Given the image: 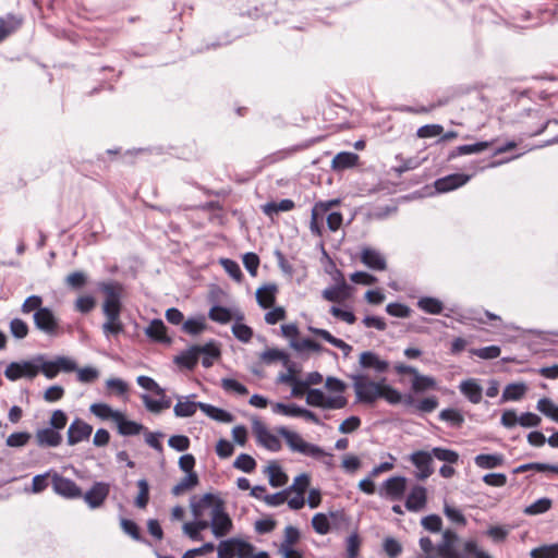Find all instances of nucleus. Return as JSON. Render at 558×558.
<instances>
[{"label": "nucleus", "instance_id": "obj_1", "mask_svg": "<svg viewBox=\"0 0 558 558\" xmlns=\"http://www.w3.org/2000/svg\"><path fill=\"white\" fill-rule=\"evenodd\" d=\"M97 289L106 295L102 304V312L106 317L110 319H118L121 313V283L114 280L100 281L97 283Z\"/></svg>", "mask_w": 558, "mask_h": 558}, {"label": "nucleus", "instance_id": "obj_2", "mask_svg": "<svg viewBox=\"0 0 558 558\" xmlns=\"http://www.w3.org/2000/svg\"><path fill=\"white\" fill-rule=\"evenodd\" d=\"M201 354H208L211 356H220V350L214 341L204 345H192L183 351L180 355L175 356L174 362L187 369H193L198 361Z\"/></svg>", "mask_w": 558, "mask_h": 558}, {"label": "nucleus", "instance_id": "obj_3", "mask_svg": "<svg viewBox=\"0 0 558 558\" xmlns=\"http://www.w3.org/2000/svg\"><path fill=\"white\" fill-rule=\"evenodd\" d=\"M351 379L357 401L374 403L379 398L383 383L372 381L366 376L360 374L352 375Z\"/></svg>", "mask_w": 558, "mask_h": 558}, {"label": "nucleus", "instance_id": "obj_4", "mask_svg": "<svg viewBox=\"0 0 558 558\" xmlns=\"http://www.w3.org/2000/svg\"><path fill=\"white\" fill-rule=\"evenodd\" d=\"M277 432L286 439L288 446L293 451H298L312 458H318L324 453L323 448L317 445L306 442L298 433L291 432L287 427H280Z\"/></svg>", "mask_w": 558, "mask_h": 558}, {"label": "nucleus", "instance_id": "obj_5", "mask_svg": "<svg viewBox=\"0 0 558 558\" xmlns=\"http://www.w3.org/2000/svg\"><path fill=\"white\" fill-rule=\"evenodd\" d=\"M33 320L36 329L49 337H57L61 333L60 319L48 306L34 313Z\"/></svg>", "mask_w": 558, "mask_h": 558}, {"label": "nucleus", "instance_id": "obj_6", "mask_svg": "<svg viewBox=\"0 0 558 558\" xmlns=\"http://www.w3.org/2000/svg\"><path fill=\"white\" fill-rule=\"evenodd\" d=\"M251 551V543L235 537L221 541L217 546L218 558H245Z\"/></svg>", "mask_w": 558, "mask_h": 558}, {"label": "nucleus", "instance_id": "obj_7", "mask_svg": "<svg viewBox=\"0 0 558 558\" xmlns=\"http://www.w3.org/2000/svg\"><path fill=\"white\" fill-rule=\"evenodd\" d=\"M140 155V148L122 150L121 147L110 148L97 156L100 168H108V159L121 165H133Z\"/></svg>", "mask_w": 558, "mask_h": 558}, {"label": "nucleus", "instance_id": "obj_8", "mask_svg": "<svg viewBox=\"0 0 558 558\" xmlns=\"http://www.w3.org/2000/svg\"><path fill=\"white\" fill-rule=\"evenodd\" d=\"M223 504V500L211 493H207L202 497L193 496L190 499V507L193 518L210 517L217 504Z\"/></svg>", "mask_w": 558, "mask_h": 558}, {"label": "nucleus", "instance_id": "obj_9", "mask_svg": "<svg viewBox=\"0 0 558 558\" xmlns=\"http://www.w3.org/2000/svg\"><path fill=\"white\" fill-rule=\"evenodd\" d=\"M209 518L211 532L217 538L226 536L232 530V521L225 510V502L217 504Z\"/></svg>", "mask_w": 558, "mask_h": 558}, {"label": "nucleus", "instance_id": "obj_10", "mask_svg": "<svg viewBox=\"0 0 558 558\" xmlns=\"http://www.w3.org/2000/svg\"><path fill=\"white\" fill-rule=\"evenodd\" d=\"M52 488L57 495L68 499H76L82 497V489L77 484L68 477L54 472L52 474Z\"/></svg>", "mask_w": 558, "mask_h": 558}, {"label": "nucleus", "instance_id": "obj_11", "mask_svg": "<svg viewBox=\"0 0 558 558\" xmlns=\"http://www.w3.org/2000/svg\"><path fill=\"white\" fill-rule=\"evenodd\" d=\"M92 433L93 426L76 417L68 428L66 442L69 446H75L84 440H88Z\"/></svg>", "mask_w": 558, "mask_h": 558}, {"label": "nucleus", "instance_id": "obj_12", "mask_svg": "<svg viewBox=\"0 0 558 558\" xmlns=\"http://www.w3.org/2000/svg\"><path fill=\"white\" fill-rule=\"evenodd\" d=\"M110 492V486L105 482H95L92 487L85 493H82V497L84 501L92 509L99 508L106 498L108 497Z\"/></svg>", "mask_w": 558, "mask_h": 558}, {"label": "nucleus", "instance_id": "obj_13", "mask_svg": "<svg viewBox=\"0 0 558 558\" xmlns=\"http://www.w3.org/2000/svg\"><path fill=\"white\" fill-rule=\"evenodd\" d=\"M459 539L458 534L447 529L442 532L441 542L436 545V553L440 558H458L461 554L456 549V544Z\"/></svg>", "mask_w": 558, "mask_h": 558}, {"label": "nucleus", "instance_id": "obj_14", "mask_svg": "<svg viewBox=\"0 0 558 558\" xmlns=\"http://www.w3.org/2000/svg\"><path fill=\"white\" fill-rule=\"evenodd\" d=\"M407 489V478L403 476H393L386 480L379 490L380 496L391 500H400Z\"/></svg>", "mask_w": 558, "mask_h": 558}, {"label": "nucleus", "instance_id": "obj_15", "mask_svg": "<svg viewBox=\"0 0 558 558\" xmlns=\"http://www.w3.org/2000/svg\"><path fill=\"white\" fill-rule=\"evenodd\" d=\"M410 460L418 470L416 478L424 481L434 473V469L432 466L433 456L430 452L424 450L415 451L411 454Z\"/></svg>", "mask_w": 558, "mask_h": 558}, {"label": "nucleus", "instance_id": "obj_16", "mask_svg": "<svg viewBox=\"0 0 558 558\" xmlns=\"http://www.w3.org/2000/svg\"><path fill=\"white\" fill-rule=\"evenodd\" d=\"M471 179V175L463 174V173H453L446 175L444 178H440L435 181V189L439 193H446L452 190H456L462 185H464L469 180Z\"/></svg>", "mask_w": 558, "mask_h": 558}, {"label": "nucleus", "instance_id": "obj_17", "mask_svg": "<svg viewBox=\"0 0 558 558\" xmlns=\"http://www.w3.org/2000/svg\"><path fill=\"white\" fill-rule=\"evenodd\" d=\"M36 442L40 448H56L62 442V434L47 426L36 432Z\"/></svg>", "mask_w": 558, "mask_h": 558}, {"label": "nucleus", "instance_id": "obj_18", "mask_svg": "<svg viewBox=\"0 0 558 558\" xmlns=\"http://www.w3.org/2000/svg\"><path fill=\"white\" fill-rule=\"evenodd\" d=\"M361 262L373 270H386L387 263L384 255L377 250L364 247L361 251Z\"/></svg>", "mask_w": 558, "mask_h": 558}, {"label": "nucleus", "instance_id": "obj_19", "mask_svg": "<svg viewBox=\"0 0 558 558\" xmlns=\"http://www.w3.org/2000/svg\"><path fill=\"white\" fill-rule=\"evenodd\" d=\"M427 494L423 486H414L405 500V508L409 511L417 512L426 506Z\"/></svg>", "mask_w": 558, "mask_h": 558}, {"label": "nucleus", "instance_id": "obj_20", "mask_svg": "<svg viewBox=\"0 0 558 558\" xmlns=\"http://www.w3.org/2000/svg\"><path fill=\"white\" fill-rule=\"evenodd\" d=\"M23 19L12 13L0 16V44L15 33L21 27Z\"/></svg>", "mask_w": 558, "mask_h": 558}, {"label": "nucleus", "instance_id": "obj_21", "mask_svg": "<svg viewBox=\"0 0 558 558\" xmlns=\"http://www.w3.org/2000/svg\"><path fill=\"white\" fill-rule=\"evenodd\" d=\"M234 319L235 323L231 328L233 336L243 343L250 342L253 338V329L250 326L242 324L244 320V314L241 311H236L234 313Z\"/></svg>", "mask_w": 558, "mask_h": 558}, {"label": "nucleus", "instance_id": "obj_22", "mask_svg": "<svg viewBox=\"0 0 558 558\" xmlns=\"http://www.w3.org/2000/svg\"><path fill=\"white\" fill-rule=\"evenodd\" d=\"M278 287L275 283H268L257 289L256 301L263 308L271 307L276 302Z\"/></svg>", "mask_w": 558, "mask_h": 558}, {"label": "nucleus", "instance_id": "obj_23", "mask_svg": "<svg viewBox=\"0 0 558 558\" xmlns=\"http://www.w3.org/2000/svg\"><path fill=\"white\" fill-rule=\"evenodd\" d=\"M360 365L363 368H373L377 373H384L389 367L387 361L380 360L379 356L372 351H365L361 353Z\"/></svg>", "mask_w": 558, "mask_h": 558}, {"label": "nucleus", "instance_id": "obj_24", "mask_svg": "<svg viewBox=\"0 0 558 558\" xmlns=\"http://www.w3.org/2000/svg\"><path fill=\"white\" fill-rule=\"evenodd\" d=\"M145 407L153 413H160L171 407V399L166 395L146 396L142 395Z\"/></svg>", "mask_w": 558, "mask_h": 558}, {"label": "nucleus", "instance_id": "obj_25", "mask_svg": "<svg viewBox=\"0 0 558 558\" xmlns=\"http://www.w3.org/2000/svg\"><path fill=\"white\" fill-rule=\"evenodd\" d=\"M166 329L167 328L161 319H154L145 329V333L155 341L170 344L172 340L167 336Z\"/></svg>", "mask_w": 558, "mask_h": 558}, {"label": "nucleus", "instance_id": "obj_26", "mask_svg": "<svg viewBox=\"0 0 558 558\" xmlns=\"http://www.w3.org/2000/svg\"><path fill=\"white\" fill-rule=\"evenodd\" d=\"M114 424L117 425L118 433L122 436L140 435V423L128 418L123 412H120Z\"/></svg>", "mask_w": 558, "mask_h": 558}, {"label": "nucleus", "instance_id": "obj_27", "mask_svg": "<svg viewBox=\"0 0 558 558\" xmlns=\"http://www.w3.org/2000/svg\"><path fill=\"white\" fill-rule=\"evenodd\" d=\"M89 411L96 417L102 421H112L113 423L121 412L120 410H114L111 405L105 402L93 403L89 407Z\"/></svg>", "mask_w": 558, "mask_h": 558}, {"label": "nucleus", "instance_id": "obj_28", "mask_svg": "<svg viewBox=\"0 0 558 558\" xmlns=\"http://www.w3.org/2000/svg\"><path fill=\"white\" fill-rule=\"evenodd\" d=\"M460 391L469 399L470 402L477 404L482 400V387L474 380L468 379L460 384Z\"/></svg>", "mask_w": 558, "mask_h": 558}, {"label": "nucleus", "instance_id": "obj_29", "mask_svg": "<svg viewBox=\"0 0 558 558\" xmlns=\"http://www.w3.org/2000/svg\"><path fill=\"white\" fill-rule=\"evenodd\" d=\"M348 290H349V286L347 284L344 279L341 278L340 283L325 289L322 292V295L325 300H327L329 302H341L348 298Z\"/></svg>", "mask_w": 558, "mask_h": 558}, {"label": "nucleus", "instance_id": "obj_30", "mask_svg": "<svg viewBox=\"0 0 558 558\" xmlns=\"http://www.w3.org/2000/svg\"><path fill=\"white\" fill-rule=\"evenodd\" d=\"M265 473L268 475L269 484L272 487H281L287 484L288 475L282 471L281 466L276 462H271L266 469Z\"/></svg>", "mask_w": 558, "mask_h": 558}, {"label": "nucleus", "instance_id": "obj_31", "mask_svg": "<svg viewBox=\"0 0 558 558\" xmlns=\"http://www.w3.org/2000/svg\"><path fill=\"white\" fill-rule=\"evenodd\" d=\"M527 390V386L524 383H511L504 389L501 401H518L523 398Z\"/></svg>", "mask_w": 558, "mask_h": 558}, {"label": "nucleus", "instance_id": "obj_32", "mask_svg": "<svg viewBox=\"0 0 558 558\" xmlns=\"http://www.w3.org/2000/svg\"><path fill=\"white\" fill-rule=\"evenodd\" d=\"M505 458L500 453H481L474 458L475 464L481 469H495L504 464Z\"/></svg>", "mask_w": 558, "mask_h": 558}, {"label": "nucleus", "instance_id": "obj_33", "mask_svg": "<svg viewBox=\"0 0 558 558\" xmlns=\"http://www.w3.org/2000/svg\"><path fill=\"white\" fill-rule=\"evenodd\" d=\"M359 160V156L350 151H341L337 154L331 162L335 170H343L354 167Z\"/></svg>", "mask_w": 558, "mask_h": 558}, {"label": "nucleus", "instance_id": "obj_34", "mask_svg": "<svg viewBox=\"0 0 558 558\" xmlns=\"http://www.w3.org/2000/svg\"><path fill=\"white\" fill-rule=\"evenodd\" d=\"M199 483L198 475L196 472H190L186 474L177 485L171 489L172 495L180 496L187 490H191Z\"/></svg>", "mask_w": 558, "mask_h": 558}, {"label": "nucleus", "instance_id": "obj_35", "mask_svg": "<svg viewBox=\"0 0 558 558\" xmlns=\"http://www.w3.org/2000/svg\"><path fill=\"white\" fill-rule=\"evenodd\" d=\"M41 354H37L29 360L20 361L23 378L34 379L39 373Z\"/></svg>", "mask_w": 558, "mask_h": 558}, {"label": "nucleus", "instance_id": "obj_36", "mask_svg": "<svg viewBox=\"0 0 558 558\" xmlns=\"http://www.w3.org/2000/svg\"><path fill=\"white\" fill-rule=\"evenodd\" d=\"M201 410L210 418L222 422L230 423L233 421V415L222 409L216 408L208 403H201Z\"/></svg>", "mask_w": 558, "mask_h": 558}, {"label": "nucleus", "instance_id": "obj_37", "mask_svg": "<svg viewBox=\"0 0 558 558\" xmlns=\"http://www.w3.org/2000/svg\"><path fill=\"white\" fill-rule=\"evenodd\" d=\"M326 208L327 207H323V205H314L312 209L310 229L311 232L315 235L320 236L323 233V226L320 221L324 219V216L326 215Z\"/></svg>", "mask_w": 558, "mask_h": 558}, {"label": "nucleus", "instance_id": "obj_38", "mask_svg": "<svg viewBox=\"0 0 558 558\" xmlns=\"http://www.w3.org/2000/svg\"><path fill=\"white\" fill-rule=\"evenodd\" d=\"M489 145H490L489 142H478L475 144L458 146V147H456V149H453L450 153L449 159L456 158L461 155H471V154H477V153L484 151L485 149H487L489 147Z\"/></svg>", "mask_w": 558, "mask_h": 558}, {"label": "nucleus", "instance_id": "obj_39", "mask_svg": "<svg viewBox=\"0 0 558 558\" xmlns=\"http://www.w3.org/2000/svg\"><path fill=\"white\" fill-rule=\"evenodd\" d=\"M88 282V276L83 270H76L71 274H69L65 279L64 283L68 288L78 291L85 288V286Z\"/></svg>", "mask_w": 558, "mask_h": 558}, {"label": "nucleus", "instance_id": "obj_40", "mask_svg": "<svg viewBox=\"0 0 558 558\" xmlns=\"http://www.w3.org/2000/svg\"><path fill=\"white\" fill-rule=\"evenodd\" d=\"M417 306L423 312L432 315H438L444 310V304L440 300L432 296H424L417 301Z\"/></svg>", "mask_w": 558, "mask_h": 558}, {"label": "nucleus", "instance_id": "obj_41", "mask_svg": "<svg viewBox=\"0 0 558 558\" xmlns=\"http://www.w3.org/2000/svg\"><path fill=\"white\" fill-rule=\"evenodd\" d=\"M202 402L190 401L187 398L182 401L181 399L174 405L173 411L178 417H189L195 414L197 409H201Z\"/></svg>", "mask_w": 558, "mask_h": 558}, {"label": "nucleus", "instance_id": "obj_42", "mask_svg": "<svg viewBox=\"0 0 558 558\" xmlns=\"http://www.w3.org/2000/svg\"><path fill=\"white\" fill-rule=\"evenodd\" d=\"M436 387L435 378L417 373L412 379V390L416 393L434 389Z\"/></svg>", "mask_w": 558, "mask_h": 558}, {"label": "nucleus", "instance_id": "obj_43", "mask_svg": "<svg viewBox=\"0 0 558 558\" xmlns=\"http://www.w3.org/2000/svg\"><path fill=\"white\" fill-rule=\"evenodd\" d=\"M208 317L216 323L219 324H228L232 318H234V314L223 306L215 305L208 312Z\"/></svg>", "mask_w": 558, "mask_h": 558}, {"label": "nucleus", "instance_id": "obj_44", "mask_svg": "<svg viewBox=\"0 0 558 558\" xmlns=\"http://www.w3.org/2000/svg\"><path fill=\"white\" fill-rule=\"evenodd\" d=\"M294 208V202L291 199H281L280 202H270L263 206V210L266 215L272 216L279 211H289Z\"/></svg>", "mask_w": 558, "mask_h": 558}, {"label": "nucleus", "instance_id": "obj_45", "mask_svg": "<svg viewBox=\"0 0 558 558\" xmlns=\"http://www.w3.org/2000/svg\"><path fill=\"white\" fill-rule=\"evenodd\" d=\"M260 360L266 364H272L280 361L283 365H288L289 355L279 349H268L260 354Z\"/></svg>", "mask_w": 558, "mask_h": 558}, {"label": "nucleus", "instance_id": "obj_46", "mask_svg": "<svg viewBox=\"0 0 558 558\" xmlns=\"http://www.w3.org/2000/svg\"><path fill=\"white\" fill-rule=\"evenodd\" d=\"M43 303L44 300L40 295L32 294L24 300L21 306V312L23 314L37 313L46 307Z\"/></svg>", "mask_w": 558, "mask_h": 558}, {"label": "nucleus", "instance_id": "obj_47", "mask_svg": "<svg viewBox=\"0 0 558 558\" xmlns=\"http://www.w3.org/2000/svg\"><path fill=\"white\" fill-rule=\"evenodd\" d=\"M9 328H10V333L12 335V337L17 340H22V339L26 338L28 335V331H29V327H28L27 323L17 317L11 319Z\"/></svg>", "mask_w": 558, "mask_h": 558}, {"label": "nucleus", "instance_id": "obj_48", "mask_svg": "<svg viewBox=\"0 0 558 558\" xmlns=\"http://www.w3.org/2000/svg\"><path fill=\"white\" fill-rule=\"evenodd\" d=\"M32 439L29 432H14L5 439V445L11 448H22Z\"/></svg>", "mask_w": 558, "mask_h": 558}, {"label": "nucleus", "instance_id": "obj_49", "mask_svg": "<svg viewBox=\"0 0 558 558\" xmlns=\"http://www.w3.org/2000/svg\"><path fill=\"white\" fill-rule=\"evenodd\" d=\"M553 506L551 499L544 497L539 498L530 506H527L524 510L525 514L536 515L547 512Z\"/></svg>", "mask_w": 558, "mask_h": 558}, {"label": "nucleus", "instance_id": "obj_50", "mask_svg": "<svg viewBox=\"0 0 558 558\" xmlns=\"http://www.w3.org/2000/svg\"><path fill=\"white\" fill-rule=\"evenodd\" d=\"M206 328L205 318L204 317H197V318H190L185 320L182 325V330L192 336L199 335L203 332Z\"/></svg>", "mask_w": 558, "mask_h": 558}, {"label": "nucleus", "instance_id": "obj_51", "mask_svg": "<svg viewBox=\"0 0 558 558\" xmlns=\"http://www.w3.org/2000/svg\"><path fill=\"white\" fill-rule=\"evenodd\" d=\"M531 558H558V543L533 548Z\"/></svg>", "mask_w": 558, "mask_h": 558}, {"label": "nucleus", "instance_id": "obj_52", "mask_svg": "<svg viewBox=\"0 0 558 558\" xmlns=\"http://www.w3.org/2000/svg\"><path fill=\"white\" fill-rule=\"evenodd\" d=\"M433 458H436L440 461L454 464L459 460V454L457 451H453L451 449L435 447L430 451Z\"/></svg>", "mask_w": 558, "mask_h": 558}, {"label": "nucleus", "instance_id": "obj_53", "mask_svg": "<svg viewBox=\"0 0 558 558\" xmlns=\"http://www.w3.org/2000/svg\"><path fill=\"white\" fill-rule=\"evenodd\" d=\"M68 420V414L63 410L57 409L52 412L48 426L61 433V430L66 426Z\"/></svg>", "mask_w": 558, "mask_h": 558}, {"label": "nucleus", "instance_id": "obj_54", "mask_svg": "<svg viewBox=\"0 0 558 558\" xmlns=\"http://www.w3.org/2000/svg\"><path fill=\"white\" fill-rule=\"evenodd\" d=\"M40 373L47 379H54L59 375L58 367L54 364V360H48L45 354H41V361L39 364Z\"/></svg>", "mask_w": 558, "mask_h": 558}, {"label": "nucleus", "instance_id": "obj_55", "mask_svg": "<svg viewBox=\"0 0 558 558\" xmlns=\"http://www.w3.org/2000/svg\"><path fill=\"white\" fill-rule=\"evenodd\" d=\"M441 421L449 422L454 427H460L464 423L463 415L454 409H445L439 413Z\"/></svg>", "mask_w": 558, "mask_h": 558}, {"label": "nucleus", "instance_id": "obj_56", "mask_svg": "<svg viewBox=\"0 0 558 558\" xmlns=\"http://www.w3.org/2000/svg\"><path fill=\"white\" fill-rule=\"evenodd\" d=\"M233 466L245 473H251L256 468V461L250 454L241 453L233 462Z\"/></svg>", "mask_w": 558, "mask_h": 558}, {"label": "nucleus", "instance_id": "obj_57", "mask_svg": "<svg viewBox=\"0 0 558 558\" xmlns=\"http://www.w3.org/2000/svg\"><path fill=\"white\" fill-rule=\"evenodd\" d=\"M53 360L60 373H72L77 369V363L70 356L57 355Z\"/></svg>", "mask_w": 558, "mask_h": 558}, {"label": "nucleus", "instance_id": "obj_58", "mask_svg": "<svg viewBox=\"0 0 558 558\" xmlns=\"http://www.w3.org/2000/svg\"><path fill=\"white\" fill-rule=\"evenodd\" d=\"M300 538V532L296 527L288 525L284 529V538L280 545L279 550L290 549Z\"/></svg>", "mask_w": 558, "mask_h": 558}, {"label": "nucleus", "instance_id": "obj_59", "mask_svg": "<svg viewBox=\"0 0 558 558\" xmlns=\"http://www.w3.org/2000/svg\"><path fill=\"white\" fill-rule=\"evenodd\" d=\"M471 353L483 360H493L500 355L501 349L498 345H488L478 349H472Z\"/></svg>", "mask_w": 558, "mask_h": 558}, {"label": "nucleus", "instance_id": "obj_60", "mask_svg": "<svg viewBox=\"0 0 558 558\" xmlns=\"http://www.w3.org/2000/svg\"><path fill=\"white\" fill-rule=\"evenodd\" d=\"M390 404H398L402 401V395L389 385L381 384L380 396Z\"/></svg>", "mask_w": 558, "mask_h": 558}, {"label": "nucleus", "instance_id": "obj_61", "mask_svg": "<svg viewBox=\"0 0 558 558\" xmlns=\"http://www.w3.org/2000/svg\"><path fill=\"white\" fill-rule=\"evenodd\" d=\"M421 524L425 530H427L432 533H438L441 531L442 520L437 514H429V515L422 518Z\"/></svg>", "mask_w": 558, "mask_h": 558}, {"label": "nucleus", "instance_id": "obj_62", "mask_svg": "<svg viewBox=\"0 0 558 558\" xmlns=\"http://www.w3.org/2000/svg\"><path fill=\"white\" fill-rule=\"evenodd\" d=\"M75 372L77 373V380L84 384L94 383L99 376L98 369L93 366L77 367Z\"/></svg>", "mask_w": 558, "mask_h": 558}, {"label": "nucleus", "instance_id": "obj_63", "mask_svg": "<svg viewBox=\"0 0 558 558\" xmlns=\"http://www.w3.org/2000/svg\"><path fill=\"white\" fill-rule=\"evenodd\" d=\"M383 547L389 558H397L402 553V545L393 537H386Z\"/></svg>", "mask_w": 558, "mask_h": 558}, {"label": "nucleus", "instance_id": "obj_64", "mask_svg": "<svg viewBox=\"0 0 558 558\" xmlns=\"http://www.w3.org/2000/svg\"><path fill=\"white\" fill-rule=\"evenodd\" d=\"M312 525L316 533L325 535L329 532V520L324 513H316L312 519Z\"/></svg>", "mask_w": 558, "mask_h": 558}]
</instances>
